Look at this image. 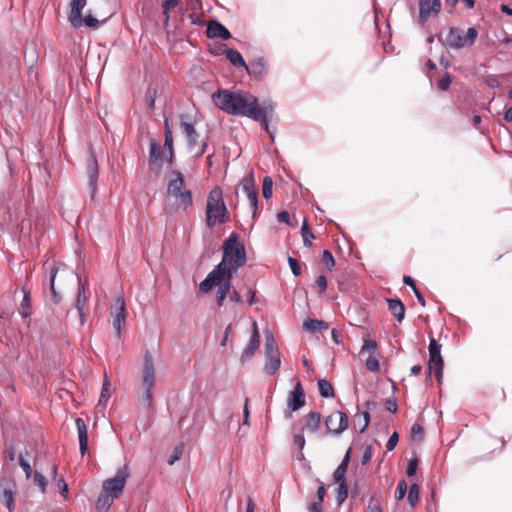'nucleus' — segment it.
I'll return each mask as SVG.
<instances>
[{"label": "nucleus", "instance_id": "obj_1", "mask_svg": "<svg viewBox=\"0 0 512 512\" xmlns=\"http://www.w3.org/2000/svg\"><path fill=\"white\" fill-rule=\"evenodd\" d=\"M223 257L221 262L200 283L199 289L206 293L214 286L219 285L217 302L222 305L228 293L233 273L246 263V251L244 245L239 242V235L233 232L222 245Z\"/></svg>", "mask_w": 512, "mask_h": 512}, {"label": "nucleus", "instance_id": "obj_2", "mask_svg": "<svg viewBox=\"0 0 512 512\" xmlns=\"http://www.w3.org/2000/svg\"><path fill=\"white\" fill-rule=\"evenodd\" d=\"M215 106L229 115L246 116L261 121L263 128L269 132L268 118L274 113V105L264 103L260 106L257 97L244 91L218 90L212 95Z\"/></svg>", "mask_w": 512, "mask_h": 512}, {"label": "nucleus", "instance_id": "obj_3", "mask_svg": "<svg viewBox=\"0 0 512 512\" xmlns=\"http://www.w3.org/2000/svg\"><path fill=\"white\" fill-rule=\"evenodd\" d=\"M229 220V213L223 199L222 189L214 187L207 197L206 225L213 228L217 223L223 224Z\"/></svg>", "mask_w": 512, "mask_h": 512}, {"label": "nucleus", "instance_id": "obj_4", "mask_svg": "<svg viewBox=\"0 0 512 512\" xmlns=\"http://www.w3.org/2000/svg\"><path fill=\"white\" fill-rule=\"evenodd\" d=\"M173 176L167 186V199H174L177 208L187 210L193 204V196L190 189L185 185L183 174L178 170H173Z\"/></svg>", "mask_w": 512, "mask_h": 512}, {"label": "nucleus", "instance_id": "obj_5", "mask_svg": "<svg viewBox=\"0 0 512 512\" xmlns=\"http://www.w3.org/2000/svg\"><path fill=\"white\" fill-rule=\"evenodd\" d=\"M156 375H155V366L151 353L146 351L144 355L143 362V371H142V380H141V388L143 392L139 396L140 402L146 406L151 407L153 403V394L152 391L155 387Z\"/></svg>", "mask_w": 512, "mask_h": 512}, {"label": "nucleus", "instance_id": "obj_6", "mask_svg": "<svg viewBox=\"0 0 512 512\" xmlns=\"http://www.w3.org/2000/svg\"><path fill=\"white\" fill-rule=\"evenodd\" d=\"M86 4L87 0L70 1L69 22L74 28H79L82 24H85L90 28L96 29L99 27L100 21L93 16L92 11L89 10L85 17L82 15V10Z\"/></svg>", "mask_w": 512, "mask_h": 512}, {"label": "nucleus", "instance_id": "obj_7", "mask_svg": "<svg viewBox=\"0 0 512 512\" xmlns=\"http://www.w3.org/2000/svg\"><path fill=\"white\" fill-rule=\"evenodd\" d=\"M130 477V470L127 464L119 468L114 477L106 479L103 482L102 489L112 494L117 499L121 496L127 479Z\"/></svg>", "mask_w": 512, "mask_h": 512}, {"label": "nucleus", "instance_id": "obj_8", "mask_svg": "<svg viewBox=\"0 0 512 512\" xmlns=\"http://www.w3.org/2000/svg\"><path fill=\"white\" fill-rule=\"evenodd\" d=\"M444 361L441 355V345L437 343L436 339L431 337L429 343V361L428 370L429 373H434L437 381L440 382L442 378Z\"/></svg>", "mask_w": 512, "mask_h": 512}, {"label": "nucleus", "instance_id": "obj_9", "mask_svg": "<svg viewBox=\"0 0 512 512\" xmlns=\"http://www.w3.org/2000/svg\"><path fill=\"white\" fill-rule=\"evenodd\" d=\"M305 403V392L300 381H298L294 389L288 395L285 417L288 419L292 418V413L302 408Z\"/></svg>", "mask_w": 512, "mask_h": 512}, {"label": "nucleus", "instance_id": "obj_10", "mask_svg": "<svg viewBox=\"0 0 512 512\" xmlns=\"http://www.w3.org/2000/svg\"><path fill=\"white\" fill-rule=\"evenodd\" d=\"M349 419L346 413L336 411L329 415L325 420V426L328 432L335 435L341 434L348 428Z\"/></svg>", "mask_w": 512, "mask_h": 512}, {"label": "nucleus", "instance_id": "obj_11", "mask_svg": "<svg viewBox=\"0 0 512 512\" xmlns=\"http://www.w3.org/2000/svg\"><path fill=\"white\" fill-rule=\"evenodd\" d=\"M242 189L247 195V198L250 202V206L253 210V216H256L257 209H258V190L255 185V180L253 173H250L249 175L245 176L241 180Z\"/></svg>", "mask_w": 512, "mask_h": 512}, {"label": "nucleus", "instance_id": "obj_12", "mask_svg": "<svg viewBox=\"0 0 512 512\" xmlns=\"http://www.w3.org/2000/svg\"><path fill=\"white\" fill-rule=\"evenodd\" d=\"M162 155H163V151H162L160 143L156 139L151 138L150 139V153H149V163L148 164H149V169L152 172H154L156 175H159L162 170V166H163Z\"/></svg>", "mask_w": 512, "mask_h": 512}, {"label": "nucleus", "instance_id": "obj_13", "mask_svg": "<svg viewBox=\"0 0 512 512\" xmlns=\"http://www.w3.org/2000/svg\"><path fill=\"white\" fill-rule=\"evenodd\" d=\"M260 346V335L259 330L257 326V322H253L252 324V334L250 337V340L248 344L246 345L245 349L243 350L240 360L242 363L247 362L250 360L255 352L258 350Z\"/></svg>", "mask_w": 512, "mask_h": 512}, {"label": "nucleus", "instance_id": "obj_14", "mask_svg": "<svg viewBox=\"0 0 512 512\" xmlns=\"http://www.w3.org/2000/svg\"><path fill=\"white\" fill-rule=\"evenodd\" d=\"M441 8L440 0H420L419 2V21L424 24L429 17L437 15Z\"/></svg>", "mask_w": 512, "mask_h": 512}, {"label": "nucleus", "instance_id": "obj_15", "mask_svg": "<svg viewBox=\"0 0 512 512\" xmlns=\"http://www.w3.org/2000/svg\"><path fill=\"white\" fill-rule=\"evenodd\" d=\"M245 69L249 75L257 80H263L268 73V67L262 57L249 61Z\"/></svg>", "mask_w": 512, "mask_h": 512}, {"label": "nucleus", "instance_id": "obj_16", "mask_svg": "<svg viewBox=\"0 0 512 512\" xmlns=\"http://www.w3.org/2000/svg\"><path fill=\"white\" fill-rule=\"evenodd\" d=\"M86 173L89 179V185L92 189V193H94L98 180L99 168L96 156L93 151L90 152L86 160Z\"/></svg>", "mask_w": 512, "mask_h": 512}, {"label": "nucleus", "instance_id": "obj_17", "mask_svg": "<svg viewBox=\"0 0 512 512\" xmlns=\"http://www.w3.org/2000/svg\"><path fill=\"white\" fill-rule=\"evenodd\" d=\"M88 296L89 292L87 291L84 283H82L81 280H79L75 307L78 311V316L81 320H84L87 317L86 307Z\"/></svg>", "mask_w": 512, "mask_h": 512}, {"label": "nucleus", "instance_id": "obj_18", "mask_svg": "<svg viewBox=\"0 0 512 512\" xmlns=\"http://www.w3.org/2000/svg\"><path fill=\"white\" fill-rule=\"evenodd\" d=\"M206 35L210 39L221 38L227 40L231 38L228 29L217 20H210L207 24Z\"/></svg>", "mask_w": 512, "mask_h": 512}, {"label": "nucleus", "instance_id": "obj_19", "mask_svg": "<svg viewBox=\"0 0 512 512\" xmlns=\"http://www.w3.org/2000/svg\"><path fill=\"white\" fill-rule=\"evenodd\" d=\"M321 419L322 416L319 412H309L300 420L301 423L303 424L302 430H306L310 433H315L320 427Z\"/></svg>", "mask_w": 512, "mask_h": 512}, {"label": "nucleus", "instance_id": "obj_20", "mask_svg": "<svg viewBox=\"0 0 512 512\" xmlns=\"http://www.w3.org/2000/svg\"><path fill=\"white\" fill-rule=\"evenodd\" d=\"M186 116L181 115L180 117V125L183 129L184 134L186 135L188 139V145L190 149L195 148L198 145V137L199 134L197 133L194 125L192 123H189L185 120Z\"/></svg>", "mask_w": 512, "mask_h": 512}, {"label": "nucleus", "instance_id": "obj_21", "mask_svg": "<svg viewBox=\"0 0 512 512\" xmlns=\"http://www.w3.org/2000/svg\"><path fill=\"white\" fill-rule=\"evenodd\" d=\"M75 424L78 432L80 452L84 455L88 451V428L85 421L80 417L76 418Z\"/></svg>", "mask_w": 512, "mask_h": 512}, {"label": "nucleus", "instance_id": "obj_22", "mask_svg": "<svg viewBox=\"0 0 512 512\" xmlns=\"http://www.w3.org/2000/svg\"><path fill=\"white\" fill-rule=\"evenodd\" d=\"M463 31L459 28L452 27L446 37V43L449 47L454 49L463 48L466 45V40L462 35Z\"/></svg>", "mask_w": 512, "mask_h": 512}, {"label": "nucleus", "instance_id": "obj_23", "mask_svg": "<svg viewBox=\"0 0 512 512\" xmlns=\"http://www.w3.org/2000/svg\"><path fill=\"white\" fill-rule=\"evenodd\" d=\"M125 312L124 298L121 295H117L110 306V316L114 318V320H125Z\"/></svg>", "mask_w": 512, "mask_h": 512}, {"label": "nucleus", "instance_id": "obj_24", "mask_svg": "<svg viewBox=\"0 0 512 512\" xmlns=\"http://www.w3.org/2000/svg\"><path fill=\"white\" fill-rule=\"evenodd\" d=\"M18 309L21 317L23 318H28L32 315L30 290L26 287L22 288V300Z\"/></svg>", "mask_w": 512, "mask_h": 512}, {"label": "nucleus", "instance_id": "obj_25", "mask_svg": "<svg viewBox=\"0 0 512 512\" xmlns=\"http://www.w3.org/2000/svg\"><path fill=\"white\" fill-rule=\"evenodd\" d=\"M351 448L348 449L340 465L336 468L333 473V479L335 482H346V473L350 462Z\"/></svg>", "mask_w": 512, "mask_h": 512}, {"label": "nucleus", "instance_id": "obj_26", "mask_svg": "<svg viewBox=\"0 0 512 512\" xmlns=\"http://www.w3.org/2000/svg\"><path fill=\"white\" fill-rule=\"evenodd\" d=\"M264 372L268 375H274L281 366L280 354L265 355Z\"/></svg>", "mask_w": 512, "mask_h": 512}, {"label": "nucleus", "instance_id": "obj_27", "mask_svg": "<svg viewBox=\"0 0 512 512\" xmlns=\"http://www.w3.org/2000/svg\"><path fill=\"white\" fill-rule=\"evenodd\" d=\"M388 310L396 318V320H403L405 316L404 304L399 299H386Z\"/></svg>", "mask_w": 512, "mask_h": 512}, {"label": "nucleus", "instance_id": "obj_28", "mask_svg": "<svg viewBox=\"0 0 512 512\" xmlns=\"http://www.w3.org/2000/svg\"><path fill=\"white\" fill-rule=\"evenodd\" d=\"M57 272H58L57 268L54 266V264H52V266L50 267L49 282H50L51 296H52V299L55 304L60 303V301L62 299L61 294L56 290V287H55V279H56Z\"/></svg>", "mask_w": 512, "mask_h": 512}, {"label": "nucleus", "instance_id": "obj_29", "mask_svg": "<svg viewBox=\"0 0 512 512\" xmlns=\"http://www.w3.org/2000/svg\"><path fill=\"white\" fill-rule=\"evenodd\" d=\"M0 501L3 503L9 510V512H13L15 507V493L11 489H4L1 496Z\"/></svg>", "mask_w": 512, "mask_h": 512}, {"label": "nucleus", "instance_id": "obj_30", "mask_svg": "<svg viewBox=\"0 0 512 512\" xmlns=\"http://www.w3.org/2000/svg\"><path fill=\"white\" fill-rule=\"evenodd\" d=\"M328 322H303V329L309 333L315 334L317 332L322 333L328 330Z\"/></svg>", "mask_w": 512, "mask_h": 512}, {"label": "nucleus", "instance_id": "obj_31", "mask_svg": "<svg viewBox=\"0 0 512 512\" xmlns=\"http://www.w3.org/2000/svg\"><path fill=\"white\" fill-rule=\"evenodd\" d=\"M265 355L280 354L274 336L267 332L265 335Z\"/></svg>", "mask_w": 512, "mask_h": 512}, {"label": "nucleus", "instance_id": "obj_32", "mask_svg": "<svg viewBox=\"0 0 512 512\" xmlns=\"http://www.w3.org/2000/svg\"><path fill=\"white\" fill-rule=\"evenodd\" d=\"M318 388H319V393L322 397H324V398L334 397V388L329 381H327L325 379L318 380Z\"/></svg>", "mask_w": 512, "mask_h": 512}, {"label": "nucleus", "instance_id": "obj_33", "mask_svg": "<svg viewBox=\"0 0 512 512\" xmlns=\"http://www.w3.org/2000/svg\"><path fill=\"white\" fill-rule=\"evenodd\" d=\"M225 53L227 59L231 62V64H233L234 66H242L244 68L246 67V63L243 57L237 50L227 49Z\"/></svg>", "mask_w": 512, "mask_h": 512}, {"label": "nucleus", "instance_id": "obj_34", "mask_svg": "<svg viewBox=\"0 0 512 512\" xmlns=\"http://www.w3.org/2000/svg\"><path fill=\"white\" fill-rule=\"evenodd\" d=\"M338 484V487L335 491L336 494V501L338 505H341L344 503V501L348 497V485L347 482H336Z\"/></svg>", "mask_w": 512, "mask_h": 512}, {"label": "nucleus", "instance_id": "obj_35", "mask_svg": "<svg viewBox=\"0 0 512 512\" xmlns=\"http://www.w3.org/2000/svg\"><path fill=\"white\" fill-rule=\"evenodd\" d=\"M301 236L303 238L304 245L306 247L312 246V239L315 238L314 234L311 232L307 219H304L302 227H301Z\"/></svg>", "mask_w": 512, "mask_h": 512}, {"label": "nucleus", "instance_id": "obj_36", "mask_svg": "<svg viewBox=\"0 0 512 512\" xmlns=\"http://www.w3.org/2000/svg\"><path fill=\"white\" fill-rule=\"evenodd\" d=\"M114 499H117L116 497H113L112 494L106 492L104 489H102V492L100 493L98 499H97V505L98 507H110L113 504Z\"/></svg>", "mask_w": 512, "mask_h": 512}, {"label": "nucleus", "instance_id": "obj_37", "mask_svg": "<svg viewBox=\"0 0 512 512\" xmlns=\"http://www.w3.org/2000/svg\"><path fill=\"white\" fill-rule=\"evenodd\" d=\"M364 344L361 348V353H368V355L376 354L378 349V344L375 340L370 339L369 337H364Z\"/></svg>", "mask_w": 512, "mask_h": 512}, {"label": "nucleus", "instance_id": "obj_38", "mask_svg": "<svg viewBox=\"0 0 512 512\" xmlns=\"http://www.w3.org/2000/svg\"><path fill=\"white\" fill-rule=\"evenodd\" d=\"M262 193H263V197L265 199H269V198L272 197V194H273V181H272V178L269 177V176H266L263 179Z\"/></svg>", "mask_w": 512, "mask_h": 512}, {"label": "nucleus", "instance_id": "obj_39", "mask_svg": "<svg viewBox=\"0 0 512 512\" xmlns=\"http://www.w3.org/2000/svg\"><path fill=\"white\" fill-rule=\"evenodd\" d=\"M178 5V0H164L162 3L163 14L165 16L164 23L168 25L169 22V11Z\"/></svg>", "mask_w": 512, "mask_h": 512}, {"label": "nucleus", "instance_id": "obj_40", "mask_svg": "<svg viewBox=\"0 0 512 512\" xmlns=\"http://www.w3.org/2000/svg\"><path fill=\"white\" fill-rule=\"evenodd\" d=\"M410 435L413 441H421L424 438V428L420 423H415L411 428Z\"/></svg>", "mask_w": 512, "mask_h": 512}, {"label": "nucleus", "instance_id": "obj_41", "mask_svg": "<svg viewBox=\"0 0 512 512\" xmlns=\"http://www.w3.org/2000/svg\"><path fill=\"white\" fill-rule=\"evenodd\" d=\"M183 451H184L183 443L176 445L173 449L171 456L168 459V464L173 465L176 461H178L182 457Z\"/></svg>", "mask_w": 512, "mask_h": 512}, {"label": "nucleus", "instance_id": "obj_42", "mask_svg": "<svg viewBox=\"0 0 512 512\" xmlns=\"http://www.w3.org/2000/svg\"><path fill=\"white\" fill-rule=\"evenodd\" d=\"M109 388H110V381H109L107 375L105 374L103 385H102V390H101V395H100V399H99V404L105 403L109 399V397H110Z\"/></svg>", "mask_w": 512, "mask_h": 512}, {"label": "nucleus", "instance_id": "obj_43", "mask_svg": "<svg viewBox=\"0 0 512 512\" xmlns=\"http://www.w3.org/2000/svg\"><path fill=\"white\" fill-rule=\"evenodd\" d=\"M33 482L36 486L39 487L42 493H45L46 486H47V480L44 475H42L40 472L35 471L33 475Z\"/></svg>", "mask_w": 512, "mask_h": 512}, {"label": "nucleus", "instance_id": "obj_44", "mask_svg": "<svg viewBox=\"0 0 512 512\" xmlns=\"http://www.w3.org/2000/svg\"><path fill=\"white\" fill-rule=\"evenodd\" d=\"M366 368L371 372H378L380 369V363L375 354H371L366 359Z\"/></svg>", "mask_w": 512, "mask_h": 512}, {"label": "nucleus", "instance_id": "obj_45", "mask_svg": "<svg viewBox=\"0 0 512 512\" xmlns=\"http://www.w3.org/2000/svg\"><path fill=\"white\" fill-rule=\"evenodd\" d=\"M419 490V485L415 483L412 484L409 488L408 501L412 506H414L418 502Z\"/></svg>", "mask_w": 512, "mask_h": 512}, {"label": "nucleus", "instance_id": "obj_46", "mask_svg": "<svg viewBox=\"0 0 512 512\" xmlns=\"http://www.w3.org/2000/svg\"><path fill=\"white\" fill-rule=\"evenodd\" d=\"M322 262L328 268L329 271H332L333 268L335 267V259L329 250L323 251Z\"/></svg>", "mask_w": 512, "mask_h": 512}, {"label": "nucleus", "instance_id": "obj_47", "mask_svg": "<svg viewBox=\"0 0 512 512\" xmlns=\"http://www.w3.org/2000/svg\"><path fill=\"white\" fill-rule=\"evenodd\" d=\"M367 512H383V509L381 507V501L379 498L372 496L369 499Z\"/></svg>", "mask_w": 512, "mask_h": 512}, {"label": "nucleus", "instance_id": "obj_48", "mask_svg": "<svg viewBox=\"0 0 512 512\" xmlns=\"http://www.w3.org/2000/svg\"><path fill=\"white\" fill-rule=\"evenodd\" d=\"M18 460H19V465L21 466V468L25 472L26 479H29L31 477V475H32V467H31V465L25 459L23 453H21L19 455V459Z\"/></svg>", "mask_w": 512, "mask_h": 512}, {"label": "nucleus", "instance_id": "obj_49", "mask_svg": "<svg viewBox=\"0 0 512 512\" xmlns=\"http://www.w3.org/2000/svg\"><path fill=\"white\" fill-rule=\"evenodd\" d=\"M451 84V77L449 73H446L437 83V87L441 91L448 90L449 86Z\"/></svg>", "mask_w": 512, "mask_h": 512}, {"label": "nucleus", "instance_id": "obj_50", "mask_svg": "<svg viewBox=\"0 0 512 512\" xmlns=\"http://www.w3.org/2000/svg\"><path fill=\"white\" fill-rule=\"evenodd\" d=\"M407 492V483L405 480H400L396 489V499L401 500L404 498Z\"/></svg>", "mask_w": 512, "mask_h": 512}, {"label": "nucleus", "instance_id": "obj_51", "mask_svg": "<svg viewBox=\"0 0 512 512\" xmlns=\"http://www.w3.org/2000/svg\"><path fill=\"white\" fill-rule=\"evenodd\" d=\"M288 263L290 265L292 273L295 276H299L301 274V267L298 260L293 257H288Z\"/></svg>", "mask_w": 512, "mask_h": 512}, {"label": "nucleus", "instance_id": "obj_52", "mask_svg": "<svg viewBox=\"0 0 512 512\" xmlns=\"http://www.w3.org/2000/svg\"><path fill=\"white\" fill-rule=\"evenodd\" d=\"M478 32L474 27H470L467 30L466 36H464L466 40V45H471L474 43L475 39L477 38Z\"/></svg>", "mask_w": 512, "mask_h": 512}, {"label": "nucleus", "instance_id": "obj_53", "mask_svg": "<svg viewBox=\"0 0 512 512\" xmlns=\"http://www.w3.org/2000/svg\"><path fill=\"white\" fill-rule=\"evenodd\" d=\"M155 96H156V90L154 89H148L146 92V101L149 109L153 110L155 106Z\"/></svg>", "mask_w": 512, "mask_h": 512}, {"label": "nucleus", "instance_id": "obj_54", "mask_svg": "<svg viewBox=\"0 0 512 512\" xmlns=\"http://www.w3.org/2000/svg\"><path fill=\"white\" fill-rule=\"evenodd\" d=\"M398 439H399V436L397 434V432H394L390 438L388 439L387 443H386V449L387 451H392L397 443H398Z\"/></svg>", "mask_w": 512, "mask_h": 512}, {"label": "nucleus", "instance_id": "obj_55", "mask_svg": "<svg viewBox=\"0 0 512 512\" xmlns=\"http://www.w3.org/2000/svg\"><path fill=\"white\" fill-rule=\"evenodd\" d=\"M417 467H418V460H417V458L411 459L409 461V463H408V467H407V470H406L407 475L409 477L414 476L415 473H416Z\"/></svg>", "mask_w": 512, "mask_h": 512}, {"label": "nucleus", "instance_id": "obj_56", "mask_svg": "<svg viewBox=\"0 0 512 512\" xmlns=\"http://www.w3.org/2000/svg\"><path fill=\"white\" fill-rule=\"evenodd\" d=\"M372 457V448L371 446H365L362 457H361V464L366 465L370 462Z\"/></svg>", "mask_w": 512, "mask_h": 512}, {"label": "nucleus", "instance_id": "obj_57", "mask_svg": "<svg viewBox=\"0 0 512 512\" xmlns=\"http://www.w3.org/2000/svg\"><path fill=\"white\" fill-rule=\"evenodd\" d=\"M164 148L167 149V151H174L172 131H168L167 135H165Z\"/></svg>", "mask_w": 512, "mask_h": 512}, {"label": "nucleus", "instance_id": "obj_58", "mask_svg": "<svg viewBox=\"0 0 512 512\" xmlns=\"http://www.w3.org/2000/svg\"><path fill=\"white\" fill-rule=\"evenodd\" d=\"M316 286L319 288L320 292H324L327 288V279L324 275H320L316 278L315 281Z\"/></svg>", "mask_w": 512, "mask_h": 512}, {"label": "nucleus", "instance_id": "obj_59", "mask_svg": "<svg viewBox=\"0 0 512 512\" xmlns=\"http://www.w3.org/2000/svg\"><path fill=\"white\" fill-rule=\"evenodd\" d=\"M277 220L280 222V223H285L287 225H291L290 224V214L288 211H281L277 214Z\"/></svg>", "mask_w": 512, "mask_h": 512}, {"label": "nucleus", "instance_id": "obj_60", "mask_svg": "<svg viewBox=\"0 0 512 512\" xmlns=\"http://www.w3.org/2000/svg\"><path fill=\"white\" fill-rule=\"evenodd\" d=\"M294 444L299 447L300 450H302L305 446V438L303 434H296L294 436Z\"/></svg>", "mask_w": 512, "mask_h": 512}, {"label": "nucleus", "instance_id": "obj_61", "mask_svg": "<svg viewBox=\"0 0 512 512\" xmlns=\"http://www.w3.org/2000/svg\"><path fill=\"white\" fill-rule=\"evenodd\" d=\"M322 503L323 502H320L319 500L317 502L311 503L309 506V510L311 512H323Z\"/></svg>", "mask_w": 512, "mask_h": 512}, {"label": "nucleus", "instance_id": "obj_62", "mask_svg": "<svg viewBox=\"0 0 512 512\" xmlns=\"http://www.w3.org/2000/svg\"><path fill=\"white\" fill-rule=\"evenodd\" d=\"M326 496V488L325 486L322 484L321 486L318 487L317 489V499L320 501V502H323L324 501V498Z\"/></svg>", "mask_w": 512, "mask_h": 512}, {"label": "nucleus", "instance_id": "obj_63", "mask_svg": "<svg viewBox=\"0 0 512 512\" xmlns=\"http://www.w3.org/2000/svg\"><path fill=\"white\" fill-rule=\"evenodd\" d=\"M58 486L61 488V494L66 497L68 493V487L63 478L59 479Z\"/></svg>", "mask_w": 512, "mask_h": 512}, {"label": "nucleus", "instance_id": "obj_64", "mask_svg": "<svg viewBox=\"0 0 512 512\" xmlns=\"http://www.w3.org/2000/svg\"><path fill=\"white\" fill-rule=\"evenodd\" d=\"M4 454H5V457L9 461H14L16 458V453H15L14 449H12V448L6 449Z\"/></svg>", "mask_w": 512, "mask_h": 512}]
</instances>
